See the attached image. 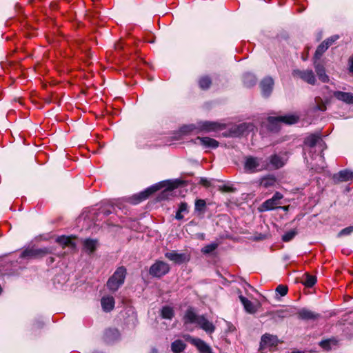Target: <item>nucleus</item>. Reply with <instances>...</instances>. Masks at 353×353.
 <instances>
[{
	"mask_svg": "<svg viewBox=\"0 0 353 353\" xmlns=\"http://www.w3.org/2000/svg\"><path fill=\"white\" fill-rule=\"evenodd\" d=\"M181 181L180 180H166L155 183L150 187L146 188L145 190L139 192L137 194H134L131 198V203L133 204H137L145 199H147L150 195L154 193L155 192L164 188L163 191L159 194L158 199L159 200H165L173 196V191L176 188Z\"/></svg>",
	"mask_w": 353,
	"mask_h": 353,
	"instance_id": "1",
	"label": "nucleus"
},
{
	"mask_svg": "<svg viewBox=\"0 0 353 353\" xmlns=\"http://www.w3.org/2000/svg\"><path fill=\"white\" fill-rule=\"evenodd\" d=\"M183 321L185 324H196L208 334H212L215 330V326L212 322L208 321L204 316L196 314L192 308L187 310L183 316Z\"/></svg>",
	"mask_w": 353,
	"mask_h": 353,
	"instance_id": "2",
	"label": "nucleus"
},
{
	"mask_svg": "<svg viewBox=\"0 0 353 353\" xmlns=\"http://www.w3.org/2000/svg\"><path fill=\"white\" fill-rule=\"evenodd\" d=\"M300 119V115L297 113L287 114L278 117H269L268 119V128L271 131H277L280 128V124L283 123L288 125L296 123Z\"/></svg>",
	"mask_w": 353,
	"mask_h": 353,
	"instance_id": "3",
	"label": "nucleus"
},
{
	"mask_svg": "<svg viewBox=\"0 0 353 353\" xmlns=\"http://www.w3.org/2000/svg\"><path fill=\"white\" fill-rule=\"evenodd\" d=\"M127 274L126 268L120 266L116 269L113 274L108 279L106 285L111 292H116L124 283Z\"/></svg>",
	"mask_w": 353,
	"mask_h": 353,
	"instance_id": "4",
	"label": "nucleus"
},
{
	"mask_svg": "<svg viewBox=\"0 0 353 353\" xmlns=\"http://www.w3.org/2000/svg\"><path fill=\"white\" fill-rule=\"evenodd\" d=\"M244 168L247 172L253 173L268 169V163L263 158L249 156L245 158Z\"/></svg>",
	"mask_w": 353,
	"mask_h": 353,
	"instance_id": "5",
	"label": "nucleus"
},
{
	"mask_svg": "<svg viewBox=\"0 0 353 353\" xmlns=\"http://www.w3.org/2000/svg\"><path fill=\"white\" fill-rule=\"evenodd\" d=\"M278 344V339L276 336L269 334H265L262 336L260 343V349L261 353H267Z\"/></svg>",
	"mask_w": 353,
	"mask_h": 353,
	"instance_id": "6",
	"label": "nucleus"
},
{
	"mask_svg": "<svg viewBox=\"0 0 353 353\" xmlns=\"http://www.w3.org/2000/svg\"><path fill=\"white\" fill-rule=\"evenodd\" d=\"M198 123L199 132H218L225 128V124L220 122L201 121Z\"/></svg>",
	"mask_w": 353,
	"mask_h": 353,
	"instance_id": "7",
	"label": "nucleus"
},
{
	"mask_svg": "<svg viewBox=\"0 0 353 353\" xmlns=\"http://www.w3.org/2000/svg\"><path fill=\"white\" fill-rule=\"evenodd\" d=\"M50 250L47 248H27L24 250L20 255V258L30 259H37L39 257H42L48 254H49Z\"/></svg>",
	"mask_w": 353,
	"mask_h": 353,
	"instance_id": "8",
	"label": "nucleus"
},
{
	"mask_svg": "<svg viewBox=\"0 0 353 353\" xmlns=\"http://www.w3.org/2000/svg\"><path fill=\"white\" fill-rule=\"evenodd\" d=\"M170 271L169 265L162 261H157L153 265H151L149 273L150 275L154 277H161Z\"/></svg>",
	"mask_w": 353,
	"mask_h": 353,
	"instance_id": "9",
	"label": "nucleus"
},
{
	"mask_svg": "<svg viewBox=\"0 0 353 353\" xmlns=\"http://www.w3.org/2000/svg\"><path fill=\"white\" fill-rule=\"evenodd\" d=\"M305 144L309 146L310 148L318 147L321 150L320 159L323 161V155L322 154L323 150L325 148V143L321 139V137L319 134H312L307 137L304 141Z\"/></svg>",
	"mask_w": 353,
	"mask_h": 353,
	"instance_id": "10",
	"label": "nucleus"
},
{
	"mask_svg": "<svg viewBox=\"0 0 353 353\" xmlns=\"http://www.w3.org/2000/svg\"><path fill=\"white\" fill-rule=\"evenodd\" d=\"M283 198V195L276 192L273 196L263 203L261 207L264 211H270L279 208V205L281 204V200Z\"/></svg>",
	"mask_w": 353,
	"mask_h": 353,
	"instance_id": "11",
	"label": "nucleus"
},
{
	"mask_svg": "<svg viewBox=\"0 0 353 353\" xmlns=\"http://www.w3.org/2000/svg\"><path fill=\"white\" fill-rule=\"evenodd\" d=\"M292 75L294 78H299L311 85H314L316 83V78L312 70L296 69L292 71Z\"/></svg>",
	"mask_w": 353,
	"mask_h": 353,
	"instance_id": "12",
	"label": "nucleus"
},
{
	"mask_svg": "<svg viewBox=\"0 0 353 353\" xmlns=\"http://www.w3.org/2000/svg\"><path fill=\"white\" fill-rule=\"evenodd\" d=\"M339 38V37L338 35H334L323 41L316 50L314 56V61L320 59L323 54L328 49L330 46H332L336 40H338Z\"/></svg>",
	"mask_w": 353,
	"mask_h": 353,
	"instance_id": "13",
	"label": "nucleus"
},
{
	"mask_svg": "<svg viewBox=\"0 0 353 353\" xmlns=\"http://www.w3.org/2000/svg\"><path fill=\"white\" fill-rule=\"evenodd\" d=\"M165 256L171 261L177 264H181L188 261L190 258L185 253H179L176 251L172 250L165 254Z\"/></svg>",
	"mask_w": 353,
	"mask_h": 353,
	"instance_id": "14",
	"label": "nucleus"
},
{
	"mask_svg": "<svg viewBox=\"0 0 353 353\" xmlns=\"http://www.w3.org/2000/svg\"><path fill=\"white\" fill-rule=\"evenodd\" d=\"M189 341L197 348L199 353H213L211 347L201 339L189 336Z\"/></svg>",
	"mask_w": 353,
	"mask_h": 353,
	"instance_id": "15",
	"label": "nucleus"
},
{
	"mask_svg": "<svg viewBox=\"0 0 353 353\" xmlns=\"http://www.w3.org/2000/svg\"><path fill=\"white\" fill-rule=\"evenodd\" d=\"M255 125L252 123H243L236 125L233 130L235 136L245 135L249 132H253Z\"/></svg>",
	"mask_w": 353,
	"mask_h": 353,
	"instance_id": "16",
	"label": "nucleus"
},
{
	"mask_svg": "<svg viewBox=\"0 0 353 353\" xmlns=\"http://www.w3.org/2000/svg\"><path fill=\"white\" fill-rule=\"evenodd\" d=\"M194 143L195 144L199 143L204 148H209V149H216L219 147V143L210 137H198L194 141Z\"/></svg>",
	"mask_w": 353,
	"mask_h": 353,
	"instance_id": "17",
	"label": "nucleus"
},
{
	"mask_svg": "<svg viewBox=\"0 0 353 353\" xmlns=\"http://www.w3.org/2000/svg\"><path fill=\"white\" fill-rule=\"evenodd\" d=\"M273 85L274 80L270 77H267L261 81L260 87L263 97H268L271 94L273 90Z\"/></svg>",
	"mask_w": 353,
	"mask_h": 353,
	"instance_id": "18",
	"label": "nucleus"
},
{
	"mask_svg": "<svg viewBox=\"0 0 353 353\" xmlns=\"http://www.w3.org/2000/svg\"><path fill=\"white\" fill-rule=\"evenodd\" d=\"M83 251L88 254H91L99 246L98 240L96 239L86 238L82 241Z\"/></svg>",
	"mask_w": 353,
	"mask_h": 353,
	"instance_id": "19",
	"label": "nucleus"
},
{
	"mask_svg": "<svg viewBox=\"0 0 353 353\" xmlns=\"http://www.w3.org/2000/svg\"><path fill=\"white\" fill-rule=\"evenodd\" d=\"M286 162V159H284L283 157L278 155V154H274L272 155L270 157L269 162L268 163V168L272 169H278L281 167H283Z\"/></svg>",
	"mask_w": 353,
	"mask_h": 353,
	"instance_id": "20",
	"label": "nucleus"
},
{
	"mask_svg": "<svg viewBox=\"0 0 353 353\" xmlns=\"http://www.w3.org/2000/svg\"><path fill=\"white\" fill-rule=\"evenodd\" d=\"M314 66L319 80L323 83H327L330 81V79L326 74L324 66L321 63H317V61H314Z\"/></svg>",
	"mask_w": 353,
	"mask_h": 353,
	"instance_id": "21",
	"label": "nucleus"
},
{
	"mask_svg": "<svg viewBox=\"0 0 353 353\" xmlns=\"http://www.w3.org/2000/svg\"><path fill=\"white\" fill-rule=\"evenodd\" d=\"M333 96L338 100L341 101L347 104L353 105V93L335 91L333 92Z\"/></svg>",
	"mask_w": 353,
	"mask_h": 353,
	"instance_id": "22",
	"label": "nucleus"
},
{
	"mask_svg": "<svg viewBox=\"0 0 353 353\" xmlns=\"http://www.w3.org/2000/svg\"><path fill=\"white\" fill-rule=\"evenodd\" d=\"M353 178V172L348 170H343L334 174L333 179L335 182H343L351 180Z\"/></svg>",
	"mask_w": 353,
	"mask_h": 353,
	"instance_id": "23",
	"label": "nucleus"
},
{
	"mask_svg": "<svg viewBox=\"0 0 353 353\" xmlns=\"http://www.w3.org/2000/svg\"><path fill=\"white\" fill-rule=\"evenodd\" d=\"M104 340L108 343H114L120 337V333L117 329H108L105 332Z\"/></svg>",
	"mask_w": 353,
	"mask_h": 353,
	"instance_id": "24",
	"label": "nucleus"
},
{
	"mask_svg": "<svg viewBox=\"0 0 353 353\" xmlns=\"http://www.w3.org/2000/svg\"><path fill=\"white\" fill-rule=\"evenodd\" d=\"M298 316L303 320H314L319 317V314L306 308H302L298 312Z\"/></svg>",
	"mask_w": 353,
	"mask_h": 353,
	"instance_id": "25",
	"label": "nucleus"
},
{
	"mask_svg": "<svg viewBox=\"0 0 353 353\" xmlns=\"http://www.w3.org/2000/svg\"><path fill=\"white\" fill-rule=\"evenodd\" d=\"M190 133H199L198 122L196 123L184 125L180 128L179 134L181 135H187Z\"/></svg>",
	"mask_w": 353,
	"mask_h": 353,
	"instance_id": "26",
	"label": "nucleus"
},
{
	"mask_svg": "<svg viewBox=\"0 0 353 353\" xmlns=\"http://www.w3.org/2000/svg\"><path fill=\"white\" fill-rule=\"evenodd\" d=\"M114 299L112 296H103L101 300V307L103 311L108 312L113 310L114 307Z\"/></svg>",
	"mask_w": 353,
	"mask_h": 353,
	"instance_id": "27",
	"label": "nucleus"
},
{
	"mask_svg": "<svg viewBox=\"0 0 353 353\" xmlns=\"http://www.w3.org/2000/svg\"><path fill=\"white\" fill-rule=\"evenodd\" d=\"M276 183V179L273 175H268L260 179V186L265 188L274 187Z\"/></svg>",
	"mask_w": 353,
	"mask_h": 353,
	"instance_id": "28",
	"label": "nucleus"
},
{
	"mask_svg": "<svg viewBox=\"0 0 353 353\" xmlns=\"http://www.w3.org/2000/svg\"><path fill=\"white\" fill-rule=\"evenodd\" d=\"M109 214H110V212L108 210H105L104 209L100 210V211L97 213L95 212V210L93 209L89 212L88 214H87L85 217L88 218V219H92V221H94V224L95 226H97L98 225L96 223L97 220H98L97 217L101 215H102L103 216H106Z\"/></svg>",
	"mask_w": 353,
	"mask_h": 353,
	"instance_id": "29",
	"label": "nucleus"
},
{
	"mask_svg": "<svg viewBox=\"0 0 353 353\" xmlns=\"http://www.w3.org/2000/svg\"><path fill=\"white\" fill-rule=\"evenodd\" d=\"M239 298L246 312L250 314H254L256 312V307L250 300L242 295H239Z\"/></svg>",
	"mask_w": 353,
	"mask_h": 353,
	"instance_id": "30",
	"label": "nucleus"
},
{
	"mask_svg": "<svg viewBox=\"0 0 353 353\" xmlns=\"http://www.w3.org/2000/svg\"><path fill=\"white\" fill-rule=\"evenodd\" d=\"M57 242L63 246H68L71 249H74L76 247V243L73 241V239L70 236H59L57 239Z\"/></svg>",
	"mask_w": 353,
	"mask_h": 353,
	"instance_id": "31",
	"label": "nucleus"
},
{
	"mask_svg": "<svg viewBox=\"0 0 353 353\" xmlns=\"http://www.w3.org/2000/svg\"><path fill=\"white\" fill-rule=\"evenodd\" d=\"M186 347V344L180 339L175 340L171 343V350L173 353H181Z\"/></svg>",
	"mask_w": 353,
	"mask_h": 353,
	"instance_id": "32",
	"label": "nucleus"
},
{
	"mask_svg": "<svg viewBox=\"0 0 353 353\" xmlns=\"http://www.w3.org/2000/svg\"><path fill=\"white\" fill-rule=\"evenodd\" d=\"M301 283L307 288H312L316 283V277L306 273L303 275Z\"/></svg>",
	"mask_w": 353,
	"mask_h": 353,
	"instance_id": "33",
	"label": "nucleus"
},
{
	"mask_svg": "<svg viewBox=\"0 0 353 353\" xmlns=\"http://www.w3.org/2000/svg\"><path fill=\"white\" fill-rule=\"evenodd\" d=\"M337 341L334 339H327L319 342V345L325 350H330L332 346L336 345Z\"/></svg>",
	"mask_w": 353,
	"mask_h": 353,
	"instance_id": "34",
	"label": "nucleus"
},
{
	"mask_svg": "<svg viewBox=\"0 0 353 353\" xmlns=\"http://www.w3.org/2000/svg\"><path fill=\"white\" fill-rule=\"evenodd\" d=\"M256 83V79L255 76L252 73H245L243 75V83L247 87H252Z\"/></svg>",
	"mask_w": 353,
	"mask_h": 353,
	"instance_id": "35",
	"label": "nucleus"
},
{
	"mask_svg": "<svg viewBox=\"0 0 353 353\" xmlns=\"http://www.w3.org/2000/svg\"><path fill=\"white\" fill-rule=\"evenodd\" d=\"M161 316L165 319H172L174 316L173 308L170 306H164L161 311Z\"/></svg>",
	"mask_w": 353,
	"mask_h": 353,
	"instance_id": "36",
	"label": "nucleus"
},
{
	"mask_svg": "<svg viewBox=\"0 0 353 353\" xmlns=\"http://www.w3.org/2000/svg\"><path fill=\"white\" fill-rule=\"evenodd\" d=\"M211 79L208 77H203L200 79L199 83V86L203 90H206L210 88L211 85Z\"/></svg>",
	"mask_w": 353,
	"mask_h": 353,
	"instance_id": "37",
	"label": "nucleus"
},
{
	"mask_svg": "<svg viewBox=\"0 0 353 353\" xmlns=\"http://www.w3.org/2000/svg\"><path fill=\"white\" fill-rule=\"evenodd\" d=\"M297 234V230L296 229L291 230L290 231L286 232L282 236V240L285 242H288L293 239L294 236Z\"/></svg>",
	"mask_w": 353,
	"mask_h": 353,
	"instance_id": "38",
	"label": "nucleus"
},
{
	"mask_svg": "<svg viewBox=\"0 0 353 353\" xmlns=\"http://www.w3.org/2000/svg\"><path fill=\"white\" fill-rule=\"evenodd\" d=\"M217 248V244L216 243H211L209 245H205L203 247L201 250L202 252L204 254H210L214 251Z\"/></svg>",
	"mask_w": 353,
	"mask_h": 353,
	"instance_id": "39",
	"label": "nucleus"
},
{
	"mask_svg": "<svg viewBox=\"0 0 353 353\" xmlns=\"http://www.w3.org/2000/svg\"><path fill=\"white\" fill-rule=\"evenodd\" d=\"M205 207V201L203 199H198L195 202V210L202 211Z\"/></svg>",
	"mask_w": 353,
	"mask_h": 353,
	"instance_id": "40",
	"label": "nucleus"
},
{
	"mask_svg": "<svg viewBox=\"0 0 353 353\" xmlns=\"http://www.w3.org/2000/svg\"><path fill=\"white\" fill-rule=\"evenodd\" d=\"M288 287L283 285H279L276 289V291L282 296L288 293Z\"/></svg>",
	"mask_w": 353,
	"mask_h": 353,
	"instance_id": "41",
	"label": "nucleus"
},
{
	"mask_svg": "<svg viewBox=\"0 0 353 353\" xmlns=\"http://www.w3.org/2000/svg\"><path fill=\"white\" fill-rule=\"evenodd\" d=\"M352 232H353V226H349V227H347V228L341 230L338 235H339V236L349 235Z\"/></svg>",
	"mask_w": 353,
	"mask_h": 353,
	"instance_id": "42",
	"label": "nucleus"
},
{
	"mask_svg": "<svg viewBox=\"0 0 353 353\" xmlns=\"http://www.w3.org/2000/svg\"><path fill=\"white\" fill-rule=\"evenodd\" d=\"M178 210L184 214H187L188 212V206L186 203H181L179 207Z\"/></svg>",
	"mask_w": 353,
	"mask_h": 353,
	"instance_id": "43",
	"label": "nucleus"
},
{
	"mask_svg": "<svg viewBox=\"0 0 353 353\" xmlns=\"http://www.w3.org/2000/svg\"><path fill=\"white\" fill-rule=\"evenodd\" d=\"M314 110L315 111H325L326 110V105L324 103L322 104H317L314 107Z\"/></svg>",
	"mask_w": 353,
	"mask_h": 353,
	"instance_id": "44",
	"label": "nucleus"
},
{
	"mask_svg": "<svg viewBox=\"0 0 353 353\" xmlns=\"http://www.w3.org/2000/svg\"><path fill=\"white\" fill-rule=\"evenodd\" d=\"M183 217H184V214L183 213H181L179 210H177V212L176 213L175 218L177 220H181L183 219Z\"/></svg>",
	"mask_w": 353,
	"mask_h": 353,
	"instance_id": "45",
	"label": "nucleus"
},
{
	"mask_svg": "<svg viewBox=\"0 0 353 353\" xmlns=\"http://www.w3.org/2000/svg\"><path fill=\"white\" fill-rule=\"evenodd\" d=\"M201 183L205 186H208L210 184V181L205 178L201 179Z\"/></svg>",
	"mask_w": 353,
	"mask_h": 353,
	"instance_id": "46",
	"label": "nucleus"
},
{
	"mask_svg": "<svg viewBox=\"0 0 353 353\" xmlns=\"http://www.w3.org/2000/svg\"><path fill=\"white\" fill-rule=\"evenodd\" d=\"M349 65H350V71L353 72V58L350 59L349 60Z\"/></svg>",
	"mask_w": 353,
	"mask_h": 353,
	"instance_id": "47",
	"label": "nucleus"
},
{
	"mask_svg": "<svg viewBox=\"0 0 353 353\" xmlns=\"http://www.w3.org/2000/svg\"><path fill=\"white\" fill-rule=\"evenodd\" d=\"M223 190L226 192H230L231 190V188L228 186L224 185L223 187Z\"/></svg>",
	"mask_w": 353,
	"mask_h": 353,
	"instance_id": "48",
	"label": "nucleus"
},
{
	"mask_svg": "<svg viewBox=\"0 0 353 353\" xmlns=\"http://www.w3.org/2000/svg\"><path fill=\"white\" fill-rule=\"evenodd\" d=\"M279 208L282 209L283 211L286 212L288 210L289 206H282V207H279Z\"/></svg>",
	"mask_w": 353,
	"mask_h": 353,
	"instance_id": "49",
	"label": "nucleus"
},
{
	"mask_svg": "<svg viewBox=\"0 0 353 353\" xmlns=\"http://www.w3.org/2000/svg\"><path fill=\"white\" fill-rule=\"evenodd\" d=\"M323 166H321V168H315V170H316L317 172H319L320 170H323Z\"/></svg>",
	"mask_w": 353,
	"mask_h": 353,
	"instance_id": "50",
	"label": "nucleus"
},
{
	"mask_svg": "<svg viewBox=\"0 0 353 353\" xmlns=\"http://www.w3.org/2000/svg\"><path fill=\"white\" fill-rule=\"evenodd\" d=\"M292 353H303V352H300V351H295V352H292Z\"/></svg>",
	"mask_w": 353,
	"mask_h": 353,
	"instance_id": "51",
	"label": "nucleus"
}]
</instances>
